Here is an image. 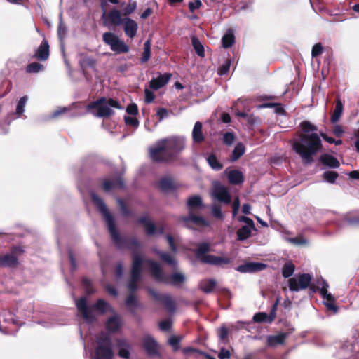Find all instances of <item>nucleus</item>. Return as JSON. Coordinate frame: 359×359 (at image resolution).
I'll list each match as a JSON object with an SVG mask.
<instances>
[{"label": "nucleus", "mask_w": 359, "mask_h": 359, "mask_svg": "<svg viewBox=\"0 0 359 359\" xmlns=\"http://www.w3.org/2000/svg\"><path fill=\"white\" fill-rule=\"evenodd\" d=\"M90 196L93 204L104 217L111 240L116 247L118 249L126 248L132 251L133 255L137 254L138 249L140 247V241L136 238H128L122 237L116 229L114 217L109 212L103 199L94 191L90 192Z\"/></svg>", "instance_id": "obj_1"}, {"label": "nucleus", "mask_w": 359, "mask_h": 359, "mask_svg": "<svg viewBox=\"0 0 359 359\" xmlns=\"http://www.w3.org/2000/svg\"><path fill=\"white\" fill-rule=\"evenodd\" d=\"M185 148L184 140L177 137H166L159 140L149 149L151 160L156 163H167L174 161Z\"/></svg>", "instance_id": "obj_2"}, {"label": "nucleus", "mask_w": 359, "mask_h": 359, "mask_svg": "<svg viewBox=\"0 0 359 359\" xmlns=\"http://www.w3.org/2000/svg\"><path fill=\"white\" fill-rule=\"evenodd\" d=\"M323 149L322 141L316 133H300L292 143V149L300 156L304 165L314 161L313 156Z\"/></svg>", "instance_id": "obj_3"}, {"label": "nucleus", "mask_w": 359, "mask_h": 359, "mask_svg": "<svg viewBox=\"0 0 359 359\" xmlns=\"http://www.w3.org/2000/svg\"><path fill=\"white\" fill-rule=\"evenodd\" d=\"M76 306L81 317L87 323H92L96 318L93 313V310L97 311L100 314H104L107 311H113L111 306L104 299H99L90 307L88 305L87 298L82 297L76 301Z\"/></svg>", "instance_id": "obj_4"}, {"label": "nucleus", "mask_w": 359, "mask_h": 359, "mask_svg": "<svg viewBox=\"0 0 359 359\" xmlns=\"http://www.w3.org/2000/svg\"><path fill=\"white\" fill-rule=\"evenodd\" d=\"M210 251V245L208 242L199 243L195 251L196 257L203 264H208L215 266L223 267L230 264L232 259L227 257H219L208 255Z\"/></svg>", "instance_id": "obj_5"}, {"label": "nucleus", "mask_w": 359, "mask_h": 359, "mask_svg": "<svg viewBox=\"0 0 359 359\" xmlns=\"http://www.w3.org/2000/svg\"><path fill=\"white\" fill-rule=\"evenodd\" d=\"M109 107L118 109H122L121 105L117 100L113 98L107 99L105 97H101L95 101L90 102L87 105L86 109L89 111L92 109H96L97 112L96 114H94L95 116L100 118H107L114 114V111L110 109Z\"/></svg>", "instance_id": "obj_6"}, {"label": "nucleus", "mask_w": 359, "mask_h": 359, "mask_svg": "<svg viewBox=\"0 0 359 359\" xmlns=\"http://www.w3.org/2000/svg\"><path fill=\"white\" fill-rule=\"evenodd\" d=\"M147 263L149 265L151 275L158 282L177 286L182 284L185 281V276L181 273H174L171 274L170 277H165L158 262L148 259Z\"/></svg>", "instance_id": "obj_7"}, {"label": "nucleus", "mask_w": 359, "mask_h": 359, "mask_svg": "<svg viewBox=\"0 0 359 359\" xmlns=\"http://www.w3.org/2000/svg\"><path fill=\"white\" fill-rule=\"evenodd\" d=\"M112 341L109 334L101 332L96 339V346L92 359H113Z\"/></svg>", "instance_id": "obj_8"}, {"label": "nucleus", "mask_w": 359, "mask_h": 359, "mask_svg": "<svg viewBox=\"0 0 359 359\" xmlns=\"http://www.w3.org/2000/svg\"><path fill=\"white\" fill-rule=\"evenodd\" d=\"M102 41L116 54L127 53L130 50L129 46L111 32H104L102 34Z\"/></svg>", "instance_id": "obj_9"}, {"label": "nucleus", "mask_w": 359, "mask_h": 359, "mask_svg": "<svg viewBox=\"0 0 359 359\" xmlns=\"http://www.w3.org/2000/svg\"><path fill=\"white\" fill-rule=\"evenodd\" d=\"M105 4L106 3L104 1L101 2V6L102 8L104 7ZM101 19L104 26L116 27L121 25L123 22L124 17H122L121 12L116 8H111L108 13H107L104 8H103V13L102 15Z\"/></svg>", "instance_id": "obj_10"}, {"label": "nucleus", "mask_w": 359, "mask_h": 359, "mask_svg": "<svg viewBox=\"0 0 359 359\" xmlns=\"http://www.w3.org/2000/svg\"><path fill=\"white\" fill-rule=\"evenodd\" d=\"M149 294L155 300L158 302L161 305L170 313H174L176 309V303L172 297L168 294H159L151 287L147 289Z\"/></svg>", "instance_id": "obj_11"}, {"label": "nucleus", "mask_w": 359, "mask_h": 359, "mask_svg": "<svg viewBox=\"0 0 359 359\" xmlns=\"http://www.w3.org/2000/svg\"><path fill=\"white\" fill-rule=\"evenodd\" d=\"M312 276L309 273H302L296 278H290L288 280V287L292 292L307 289L311 283Z\"/></svg>", "instance_id": "obj_12"}, {"label": "nucleus", "mask_w": 359, "mask_h": 359, "mask_svg": "<svg viewBox=\"0 0 359 359\" xmlns=\"http://www.w3.org/2000/svg\"><path fill=\"white\" fill-rule=\"evenodd\" d=\"M137 222L144 227L146 233L148 236H154L156 233H158L161 235L164 233V226L163 225H159L157 228L155 224L152 222L147 216L140 217Z\"/></svg>", "instance_id": "obj_13"}, {"label": "nucleus", "mask_w": 359, "mask_h": 359, "mask_svg": "<svg viewBox=\"0 0 359 359\" xmlns=\"http://www.w3.org/2000/svg\"><path fill=\"white\" fill-rule=\"evenodd\" d=\"M213 196L219 202L224 204H229L231 201V196L227 188L219 184H215L212 192Z\"/></svg>", "instance_id": "obj_14"}, {"label": "nucleus", "mask_w": 359, "mask_h": 359, "mask_svg": "<svg viewBox=\"0 0 359 359\" xmlns=\"http://www.w3.org/2000/svg\"><path fill=\"white\" fill-rule=\"evenodd\" d=\"M142 346L149 356L159 355L158 344L151 336L147 335L143 338Z\"/></svg>", "instance_id": "obj_15"}, {"label": "nucleus", "mask_w": 359, "mask_h": 359, "mask_svg": "<svg viewBox=\"0 0 359 359\" xmlns=\"http://www.w3.org/2000/svg\"><path fill=\"white\" fill-rule=\"evenodd\" d=\"M125 188V183L122 176L120 175L113 180L104 179L102 181V189L105 192H109L113 189H121Z\"/></svg>", "instance_id": "obj_16"}, {"label": "nucleus", "mask_w": 359, "mask_h": 359, "mask_svg": "<svg viewBox=\"0 0 359 359\" xmlns=\"http://www.w3.org/2000/svg\"><path fill=\"white\" fill-rule=\"evenodd\" d=\"M121 25H123L124 33L128 37L133 39L136 36L138 24L135 20L129 17L124 18Z\"/></svg>", "instance_id": "obj_17"}, {"label": "nucleus", "mask_w": 359, "mask_h": 359, "mask_svg": "<svg viewBox=\"0 0 359 359\" xmlns=\"http://www.w3.org/2000/svg\"><path fill=\"white\" fill-rule=\"evenodd\" d=\"M180 220L183 222L187 227H190V222L199 226H207L208 222L202 216L195 215L189 212V216H181Z\"/></svg>", "instance_id": "obj_18"}, {"label": "nucleus", "mask_w": 359, "mask_h": 359, "mask_svg": "<svg viewBox=\"0 0 359 359\" xmlns=\"http://www.w3.org/2000/svg\"><path fill=\"white\" fill-rule=\"evenodd\" d=\"M50 55V46L48 41L43 39L38 48L36 50L33 56L34 58L39 61H46Z\"/></svg>", "instance_id": "obj_19"}, {"label": "nucleus", "mask_w": 359, "mask_h": 359, "mask_svg": "<svg viewBox=\"0 0 359 359\" xmlns=\"http://www.w3.org/2000/svg\"><path fill=\"white\" fill-rule=\"evenodd\" d=\"M266 268V264L259 262H248L240 265L236 268V271L241 273H251L260 271Z\"/></svg>", "instance_id": "obj_20"}, {"label": "nucleus", "mask_w": 359, "mask_h": 359, "mask_svg": "<svg viewBox=\"0 0 359 359\" xmlns=\"http://www.w3.org/2000/svg\"><path fill=\"white\" fill-rule=\"evenodd\" d=\"M122 319L118 314L109 317L106 322V329L111 333L117 332L122 326Z\"/></svg>", "instance_id": "obj_21"}, {"label": "nucleus", "mask_w": 359, "mask_h": 359, "mask_svg": "<svg viewBox=\"0 0 359 359\" xmlns=\"http://www.w3.org/2000/svg\"><path fill=\"white\" fill-rule=\"evenodd\" d=\"M18 258L14 255L10 253L0 255V266L15 268L18 266Z\"/></svg>", "instance_id": "obj_22"}, {"label": "nucleus", "mask_w": 359, "mask_h": 359, "mask_svg": "<svg viewBox=\"0 0 359 359\" xmlns=\"http://www.w3.org/2000/svg\"><path fill=\"white\" fill-rule=\"evenodd\" d=\"M319 161L322 165L329 168H337L340 165L339 160L331 154H324L319 157Z\"/></svg>", "instance_id": "obj_23"}, {"label": "nucleus", "mask_w": 359, "mask_h": 359, "mask_svg": "<svg viewBox=\"0 0 359 359\" xmlns=\"http://www.w3.org/2000/svg\"><path fill=\"white\" fill-rule=\"evenodd\" d=\"M288 334L280 332L276 335H269L266 337V346L269 347H275L278 345H282L285 343Z\"/></svg>", "instance_id": "obj_24"}, {"label": "nucleus", "mask_w": 359, "mask_h": 359, "mask_svg": "<svg viewBox=\"0 0 359 359\" xmlns=\"http://www.w3.org/2000/svg\"><path fill=\"white\" fill-rule=\"evenodd\" d=\"M171 74L165 73L159 75L157 78L151 79L149 83V86L154 90H158L164 86L170 79Z\"/></svg>", "instance_id": "obj_25"}, {"label": "nucleus", "mask_w": 359, "mask_h": 359, "mask_svg": "<svg viewBox=\"0 0 359 359\" xmlns=\"http://www.w3.org/2000/svg\"><path fill=\"white\" fill-rule=\"evenodd\" d=\"M192 140L196 144H201L205 140V136L203 133V124L200 121H196L194 124L192 131Z\"/></svg>", "instance_id": "obj_26"}, {"label": "nucleus", "mask_w": 359, "mask_h": 359, "mask_svg": "<svg viewBox=\"0 0 359 359\" xmlns=\"http://www.w3.org/2000/svg\"><path fill=\"white\" fill-rule=\"evenodd\" d=\"M158 188L164 192L177 189V187L171 177H162L158 182Z\"/></svg>", "instance_id": "obj_27"}, {"label": "nucleus", "mask_w": 359, "mask_h": 359, "mask_svg": "<svg viewBox=\"0 0 359 359\" xmlns=\"http://www.w3.org/2000/svg\"><path fill=\"white\" fill-rule=\"evenodd\" d=\"M125 304L127 307L130 309V311L132 314H135V309L137 308H141L142 305L139 302L137 299L135 294H130L125 300Z\"/></svg>", "instance_id": "obj_28"}, {"label": "nucleus", "mask_w": 359, "mask_h": 359, "mask_svg": "<svg viewBox=\"0 0 359 359\" xmlns=\"http://www.w3.org/2000/svg\"><path fill=\"white\" fill-rule=\"evenodd\" d=\"M228 181L231 184H240L244 181V176L241 171L238 170H230L227 175Z\"/></svg>", "instance_id": "obj_29"}, {"label": "nucleus", "mask_w": 359, "mask_h": 359, "mask_svg": "<svg viewBox=\"0 0 359 359\" xmlns=\"http://www.w3.org/2000/svg\"><path fill=\"white\" fill-rule=\"evenodd\" d=\"M343 113V104L341 99L337 97L335 102V108L331 116L330 122L332 123H337Z\"/></svg>", "instance_id": "obj_30"}, {"label": "nucleus", "mask_w": 359, "mask_h": 359, "mask_svg": "<svg viewBox=\"0 0 359 359\" xmlns=\"http://www.w3.org/2000/svg\"><path fill=\"white\" fill-rule=\"evenodd\" d=\"M187 205L189 212H191L195 209L202 208L203 201L201 197L198 195H194L189 197L187 200Z\"/></svg>", "instance_id": "obj_31"}, {"label": "nucleus", "mask_w": 359, "mask_h": 359, "mask_svg": "<svg viewBox=\"0 0 359 359\" xmlns=\"http://www.w3.org/2000/svg\"><path fill=\"white\" fill-rule=\"evenodd\" d=\"M118 346L119 347L118 355L123 358L128 359L130 358V344L125 339H118L117 341Z\"/></svg>", "instance_id": "obj_32"}, {"label": "nucleus", "mask_w": 359, "mask_h": 359, "mask_svg": "<svg viewBox=\"0 0 359 359\" xmlns=\"http://www.w3.org/2000/svg\"><path fill=\"white\" fill-rule=\"evenodd\" d=\"M321 296L324 299H326L325 305L326 306L327 309L329 311H332L334 313H337L339 309L338 306L335 304L334 297L330 293L328 292H327L326 294H323Z\"/></svg>", "instance_id": "obj_33"}, {"label": "nucleus", "mask_w": 359, "mask_h": 359, "mask_svg": "<svg viewBox=\"0 0 359 359\" xmlns=\"http://www.w3.org/2000/svg\"><path fill=\"white\" fill-rule=\"evenodd\" d=\"M210 167L216 171H219L223 168V164L219 162L215 154H210L206 158Z\"/></svg>", "instance_id": "obj_34"}, {"label": "nucleus", "mask_w": 359, "mask_h": 359, "mask_svg": "<svg viewBox=\"0 0 359 359\" xmlns=\"http://www.w3.org/2000/svg\"><path fill=\"white\" fill-rule=\"evenodd\" d=\"M245 151V145L241 143L238 142L234 147L232 154L231 156V161L234 162L238 160L244 154Z\"/></svg>", "instance_id": "obj_35"}, {"label": "nucleus", "mask_w": 359, "mask_h": 359, "mask_svg": "<svg viewBox=\"0 0 359 359\" xmlns=\"http://www.w3.org/2000/svg\"><path fill=\"white\" fill-rule=\"evenodd\" d=\"M156 255L160 257V259L167 263L168 265L172 266H175L177 264V262L175 257L171 256L169 253L162 252L160 250H156Z\"/></svg>", "instance_id": "obj_36"}, {"label": "nucleus", "mask_w": 359, "mask_h": 359, "mask_svg": "<svg viewBox=\"0 0 359 359\" xmlns=\"http://www.w3.org/2000/svg\"><path fill=\"white\" fill-rule=\"evenodd\" d=\"M192 46L196 53V54L201 57H205V50L203 44L201 43L199 39L196 36H193L191 38Z\"/></svg>", "instance_id": "obj_37"}, {"label": "nucleus", "mask_w": 359, "mask_h": 359, "mask_svg": "<svg viewBox=\"0 0 359 359\" xmlns=\"http://www.w3.org/2000/svg\"><path fill=\"white\" fill-rule=\"evenodd\" d=\"M252 228L249 226H243L236 232L238 241H244L251 236Z\"/></svg>", "instance_id": "obj_38"}, {"label": "nucleus", "mask_w": 359, "mask_h": 359, "mask_svg": "<svg viewBox=\"0 0 359 359\" xmlns=\"http://www.w3.org/2000/svg\"><path fill=\"white\" fill-rule=\"evenodd\" d=\"M133 263L131 271L142 272L143 259L138 254L133 255Z\"/></svg>", "instance_id": "obj_39"}, {"label": "nucleus", "mask_w": 359, "mask_h": 359, "mask_svg": "<svg viewBox=\"0 0 359 359\" xmlns=\"http://www.w3.org/2000/svg\"><path fill=\"white\" fill-rule=\"evenodd\" d=\"M235 43V36L231 32H226L222 38V46L224 48L231 47Z\"/></svg>", "instance_id": "obj_40"}, {"label": "nucleus", "mask_w": 359, "mask_h": 359, "mask_svg": "<svg viewBox=\"0 0 359 359\" xmlns=\"http://www.w3.org/2000/svg\"><path fill=\"white\" fill-rule=\"evenodd\" d=\"M151 40L147 39L144 43V51L141 57V62L144 63L147 62L151 57Z\"/></svg>", "instance_id": "obj_41"}, {"label": "nucleus", "mask_w": 359, "mask_h": 359, "mask_svg": "<svg viewBox=\"0 0 359 359\" xmlns=\"http://www.w3.org/2000/svg\"><path fill=\"white\" fill-rule=\"evenodd\" d=\"M217 283L213 279H209L207 280H205L201 285V289L203 292L205 293H211L215 287H216Z\"/></svg>", "instance_id": "obj_42"}, {"label": "nucleus", "mask_w": 359, "mask_h": 359, "mask_svg": "<svg viewBox=\"0 0 359 359\" xmlns=\"http://www.w3.org/2000/svg\"><path fill=\"white\" fill-rule=\"evenodd\" d=\"M294 270L295 266L292 262H286L283 266L282 275L285 278H289L294 273Z\"/></svg>", "instance_id": "obj_43"}, {"label": "nucleus", "mask_w": 359, "mask_h": 359, "mask_svg": "<svg viewBox=\"0 0 359 359\" xmlns=\"http://www.w3.org/2000/svg\"><path fill=\"white\" fill-rule=\"evenodd\" d=\"M300 128L302 130V133L310 134V132L317 131L318 128L315 125L312 124L311 122L308 121H304L300 123Z\"/></svg>", "instance_id": "obj_44"}, {"label": "nucleus", "mask_w": 359, "mask_h": 359, "mask_svg": "<svg viewBox=\"0 0 359 359\" xmlns=\"http://www.w3.org/2000/svg\"><path fill=\"white\" fill-rule=\"evenodd\" d=\"M44 69V66L39 62H34L27 65L26 71L27 73L35 74Z\"/></svg>", "instance_id": "obj_45"}, {"label": "nucleus", "mask_w": 359, "mask_h": 359, "mask_svg": "<svg viewBox=\"0 0 359 359\" xmlns=\"http://www.w3.org/2000/svg\"><path fill=\"white\" fill-rule=\"evenodd\" d=\"M137 9V2L135 1H130L126 6L123 10V15L124 18L128 17L133 13Z\"/></svg>", "instance_id": "obj_46"}, {"label": "nucleus", "mask_w": 359, "mask_h": 359, "mask_svg": "<svg viewBox=\"0 0 359 359\" xmlns=\"http://www.w3.org/2000/svg\"><path fill=\"white\" fill-rule=\"evenodd\" d=\"M322 176L325 181L334 184L338 178L339 174L335 171H325Z\"/></svg>", "instance_id": "obj_47"}, {"label": "nucleus", "mask_w": 359, "mask_h": 359, "mask_svg": "<svg viewBox=\"0 0 359 359\" xmlns=\"http://www.w3.org/2000/svg\"><path fill=\"white\" fill-rule=\"evenodd\" d=\"M81 282H82V285L83 287L85 292L88 295H90V294L94 293L95 290L93 288L92 282H91V280L90 279H88L87 278H83L82 279Z\"/></svg>", "instance_id": "obj_48"}, {"label": "nucleus", "mask_w": 359, "mask_h": 359, "mask_svg": "<svg viewBox=\"0 0 359 359\" xmlns=\"http://www.w3.org/2000/svg\"><path fill=\"white\" fill-rule=\"evenodd\" d=\"M117 202L118 203L120 210L124 216H133V212L128 208L126 203L121 198H118Z\"/></svg>", "instance_id": "obj_49"}, {"label": "nucleus", "mask_w": 359, "mask_h": 359, "mask_svg": "<svg viewBox=\"0 0 359 359\" xmlns=\"http://www.w3.org/2000/svg\"><path fill=\"white\" fill-rule=\"evenodd\" d=\"M27 96L22 97L18 102L16 107V114L18 116H20L24 112V108L27 102Z\"/></svg>", "instance_id": "obj_50"}, {"label": "nucleus", "mask_w": 359, "mask_h": 359, "mask_svg": "<svg viewBox=\"0 0 359 359\" xmlns=\"http://www.w3.org/2000/svg\"><path fill=\"white\" fill-rule=\"evenodd\" d=\"M235 140V135L231 132H226L223 136V142L226 145H231Z\"/></svg>", "instance_id": "obj_51"}, {"label": "nucleus", "mask_w": 359, "mask_h": 359, "mask_svg": "<svg viewBox=\"0 0 359 359\" xmlns=\"http://www.w3.org/2000/svg\"><path fill=\"white\" fill-rule=\"evenodd\" d=\"M323 48L322 44L320 43H316L312 48V50H311L312 57H317L318 56H319L320 55H321L323 53Z\"/></svg>", "instance_id": "obj_52"}, {"label": "nucleus", "mask_w": 359, "mask_h": 359, "mask_svg": "<svg viewBox=\"0 0 359 359\" xmlns=\"http://www.w3.org/2000/svg\"><path fill=\"white\" fill-rule=\"evenodd\" d=\"M238 220L241 222L245 223L246 224L245 226H251V228H252L253 230L257 231L255 223L251 218L246 217V216L241 215L238 217Z\"/></svg>", "instance_id": "obj_53"}, {"label": "nucleus", "mask_w": 359, "mask_h": 359, "mask_svg": "<svg viewBox=\"0 0 359 359\" xmlns=\"http://www.w3.org/2000/svg\"><path fill=\"white\" fill-rule=\"evenodd\" d=\"M218 336L219 339L222 341H226L228 340L229 330L224 325H222L219 328Z\"/></svg>", "instance_id": "obj_54"}, {"label": "nucleus", "mask_w": 359, "mask_h": 359, "mask_svg": "<svg viewBox=\"0 0 359 359\" xmlns=\"http://www.w3.org/2000/svg\"><path fill=\"white\" fill-rule=\"evenodd\" d=\"M269 316L264 312H258L253 316V320L256 323H262L266 321Z\"/></svg>", "instance_id": "obj_55"}, {"label": "nucleus", "mask_w": 359, "mask_h": 359, "mask_svg": "<svg viewBox=\"0 0 359 359\" xmlns=\"http://www.w3.org/2000/svg\"><path fill=\"white\" fill-rule=\"evenodd\" d=\"M180 338L177 336H172L168 340V344L173 347L175 350H177L180 346Z\"/></svg>", "instance_id": "obj_56"}, {"label": "nucleus", "mask_w": 359, "mask_h": 359, "mask_svg": "<svg viewBox=\"0 0 359 359\" xmlns=\"http://www.w3.org/2000/svg\"><path fill=\"white\" fill-rule=\"evenodd\" d=\"M172 327V322L169 319L161 320L159 323V327L163 331H169Z\"/></svg>", "instance_id": "obj_57"}, {"label": "nucleus", "mask_w": 359, "mask_h": 359, "mask_svg": "<svg viewBox=\"0 0 359 359\" xmlns=\"http://www.w3.org/2000/svg\"><path fill=\"white\" fill-rule=\"evenodd\" d=\"M124 121L126 125L133 126L134 128H137L139 126V121L135 117L125 116Z\"/></svg>", "instance_id": "obj_58"}, {"label": "nucleus", "mask_w": 359, "mask_h": 359, "mask_svg": "<svg viewBox=\"0 0 359 359\" xmlns=\"http://www.w3.org/2000/svg\"><path fill=\"white\" fill-rule=\"evenodd\" d=\"M212 214L217 219H223V214L222 212L221 207L217 205H213L212 207Z\"/></svg>", "instance_id": "obj_59"}, {"label": "nucleus", "mask_w": 359, "mask_h": 359, "mask_svg": "<svg viewBox=\"0 0 359 359\" xmlns=\"http://www.w3.org/2000/svg\"><path fill=\"white\" fill-rule=\"evenodd\" d=\"M166 239L171 251L174 253H176L177 252V248L175 244L174 238L170 234H167Z\"/></svg>", "instance_id": "obj_60"}, {"label": "nucleus", "mask_w": 359, "mask_h": 359, "mask_svg": "<svg viewBox=\"0 0 359 359\" xmlns=\"http://www.w3.org/2000/svg\"><path fill=\"white\" fill-rule=\"evenodd\" d=\"M127 114L133 116H135L138 114V107L135 103H131L126 107Z\"/></svg>", "instance_id": "obj_61"}, {"label": "nucleus", "mask_w": 359, "mask_h": 359, "mask_svg": "<svg viewBox=\"0 0 359 359\" xmlns=\"http://www.w3.org/2000/svg\"><path fill=\"white\" fill-rule=\"evenodd\" d=\"M230 68V61L228 60L226 61V62L222 65L218 69V74L221 76L225 75L228 73Z\"/></svg>", "instance_id": "obj_62"}, {"label": "nucleus", "mask_w": 359, "mask_h": 359, "mask_svg": "<svg viewBox=\"0 0 359 359\" xmlns=\"http://www.w3.org/2000/svg\"><path fill=\"white\" fill-rule=\"evenodd\" d=\"M144 100L147 103H151L155 99L154 93L147 88L144 90Z\"/></svg>", "instance_id": "obj_63"}, {"label": "nucleus", "mask_w": 359, "mask_h": 359, "mask_svg": "<svg viewBox=\"0 0 359 359\" xmlns=\"http://www.w3.org/2000/svg\"><path fill=\"white\" fill-rule=\"evenodd\" d=\"M202 6L201 0H195L194 2L189 3V9L191 12H194L195 10L198 9Z\"/></svg>", "instance_id": "obj_64"}]
</instances>
